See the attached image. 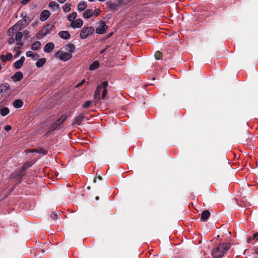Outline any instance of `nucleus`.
<instances>
[{
    "label": "nucleus",
    "mask_w": 258,
    "mask_h": 258,
    "mask_svg": "<svg viewBox=\"0 0 258 258\" xmlns=\"http://www.w3.org/2000/svg\"><path fill=\"white\" fill-rule=\"evenodd\" d=\"M31 152H36L38 153L46 155L47 153V151L44 148L34 149L30 150Z\"/></svg>",
    "instance_id": "obj_25"
},
{
    "label": "nucleus",
    "mask_w": 258,
    "mask_h": 258,
    "mask_svg": "<svg viewBox=\"0 0 258 258\" xmlns=\"http://www.w3.org/2000/svg\"><path fill=\"white\" fill-rule=\"evenodd\" d=\"M13 58V55L11 53H8L6 55H2L0 59L2 62H6L7 60H11Z\"/></svg>",
    "instance_id": "obj_16"
},
{
    "label": "nucleus",
    "mask_w": 258,
    "mask_h": 258,
    "mask_svg": "<svg viewBox=\"0 0 258 258\" xmlns=\"http://www.w3.org/2000/svg\"><path fill=\"white\" fill-rule=\"evenodd\" d=\"M67 119V116L66 115H62L60 118L57 120L52 125H51L48 129V132L50 133L55 130L59 128V125L63 123Z\"/></svg>",
    "instance_id": "obj_3"
},
{
    "label": "nucleus",
    "mask_w": 258,
    "mask_h": 258,
    "mask_svg": "<svg viewBox=\"0 0 258 258\" xmlns=\"http://www.w3.org/2000/svg\"><path fill=\"white\" fill-rule=\"evenodd\" d=\"M100 66V63L98 61L96 60L92 62L90 67L89 69L91 71H94L97 69H98Z\"/></svg>",
    "instance_id": "obj_23"
},
{
    "label": "nucleus",
    "mask_w": 258,
    "mask_h": 258,
    "mask_svg": "<svg viewBox=\"0 0 258 258\" xmlns=\"http://www.w3.org/2000/svg\"><path fill=\"white\" fill-rule=\"evenodd\" d=\"M87 5L85 1H81L78 5V9L79 11H83L87 8Z\"/></svg>",
    "instance_id": "obj_19"
},
{
    "label": "nucleus",
    "mask_w": 258,
    "mask_h": 258,
    "mask_svg": "<svg viewBox=\"0 0 258 258\" xmlns=\"http://www.w3.org/2000/svg\"><path fill=\"white\" fill-rule=\"evenodd\" d=\"M94 28L93 27H84L80 34V37L81 39H86L87 37L92 35L94 33Z\"/></svg>",
    "instance_id": "obj_2"
},
{
    "label": "nucleus",
    "mask_w": 258,
    "mask_h": 258,
    "mask_svg": "<svg viewBox=\"0 0 258 258\" xmlns=\"http://www.w3.org/2000/svg\"><path fill=\"white\" fill-rule=\"evenodd\" d=\"M23 105V101L20 99H17L14 101L13 103V106L15 108H20Z\"/></svg>",
    "instance_id": "obj_26"
},
{
    "label": "nucleus",
    "mask_w": 258,
    "mask_h": 258,
    "mask_svg": "<svg viewBox=\"0 0 258 258\" xmlns=\"http://www.w3.org/2000/svg\"><path fill=\"white\" fill-rule=\"evenodd\" d=\"M10 112V110L8 107L2 108L0 110L1 114L3 116H5L8 114Z\"/></svg>",
    "instance_id": "obj_28"
},
{
    "label": "nucleus",
    "mask_w": 258,
    "mask_h": 258,
    "mask_svg": "<svg viewBox=\"0 0 258 258\" xmlns=\"http://www.w3.org/2000/svg\"><path fill=\"white\" fill-rule=\"evenodd\" d=\"M258 236V232L254 233L253 235V239L256 238Z\"/></svg>",
    "instance_id": "obj_49"
},
{
    "label": "nucleus",
    "mask_w": 258,
    "mask_h": 258,
    "mask_svg": "<svg viewBox=\"0 0 258 258\" xmlns=\"http://www.w3.org/2000/svg\"><path fill=\"white\" fill-rule=\"evenodd\" d=\"M32 165L30 163H26L22 166L23 171H26Z\"/></svg>",
    "instance_id": "obj_37"
},
{
    "label": "nucleus",
    "mask_w": 258,
    "mask_h": 258,
    "mask_svg": "<svg viewBox=\"0 0 258 258\" xmlns=\"http://www.w3.org/2000/svg\"><path fill=\"white\" fill-rule=\"evenodd\" d=\"M50 12L49 11L45 10H43L40 16V20L41 21H44L48 19V18L50 16Z\"/></svg>",
    "instance_id": "obj_8"
},
{
    "label": "nucleus",
    "mask_w": 258,
    "mask_h": 258,
    "mask_svg": "<svg viewBox=\"0 0 258 258\" xmlns=\"http://www.w3.org/2000/svg\"><path fill=\"white\" fill-rule=\"evenodd\" d=\"M14 42H15V39L13 37L9 38V40H8L9 44H12L13 43H14Z\"/></svg>",
    "instance_id": "obj_42"
},
{
    "label": "nucleus",
    "mask_w": 258,
    "mask_h": 258,
    "mask_svg": "<svg viewBox=\"0 0 258 258\" xmlns=\"http://www.w3.org/2000/svg\"><path fill=\"white\" fill-rule=\"evenodd\" d=\"M250 240H251V238L250 237H249L248 239H247V242L248 243H249L250 241Z\"/></svg>",
    "instance_id": "obj_53"
},
{
    "label": "nucleus",
    "mask_w": 258,
    "mask_h": 258,
    "mask_svg": "<svg viewBox=\"0 0 258 258\" xmlns=\"http://www.w3.org/2000/svg\"><path fill=\"white\" fill-rule=\"evenodd\" d=\"M231 244L229 243H220L215 248L212 252L213 258H221L230 248Z\"/></svg>",
    "instance_id": "obj_1"
},
{
    "label": "nucleus",
    "mask_w": 258,
    "mask_h": 258,
    "mask_svg": "<svg viewBox=\"0 0 258 258\" xmlns=\"http://www.w3.org/2000/svg\"><path fill=\"white\" fill-rule=\"evenodd\" d=\"M54 47V45L52 42L47 43L44 46V51L46 52H50Z\"/></svg>",
    "instance_id": "obj_13"
},
{
    "label": "nucleus",
    "mask_w": 258,
    "mask_h": 258,
    "mask_svg": "<svg viewBox=\"0 0 258 258\" xmlns=\"http://www.w3.org/2000/svg\"><path fill=\"white\" fill-rule=\"evenodd\" d=\"M210 212L208 210L204 211L201 214V219L206 221L210 216Z\"/></svg>",
    "instance_id": "obj_18"
},
{
    "label": "nucleus",
    "mask_w": 258,
    "mask_h": 258,
    "mask_svg": "<svg viewBox=\"0 0 258 258\" xmlns=\"http://www.w3.org/2000/svg\"><path fill=\"white\" fill-rule=\"evenodd\" d=\"M20 48V47H18V48L15 47V49H16V48L19 49Z\"/></svg>",
    "instance_id": "obj_58"
},
{
    "label": "nucleus",
    "mask_w": 258,
    "mask_h": 258,
    "mask_svg": "<svg viewBox=\"0 0 258 258\" xmlns=\"http://www.w3.org/2000/svg\"><path fill=\"white\" fill-rule=\"evenodd\" d=\"M12 129V127L11 125H7L6 126H5V130L6 131H10Z\"/></svg>",
    "instance_id": "obj_44"
},
{
    "label": "nucleus",
    "mask_w": 258,
    "mask_h": 258,
    "mask_svg": "<svg viewBox=\"0 0 258 258\" xmlns=\"http://www.w3.org/2000/svg\"><path fill=\"white\" fill-rule=\"evenodd\" d=\"M105 51V49L102 50L100 52L101 53H103Z\"/></svg>",
    "instance_id": "obj_54"
},
{
    "label": "nucleus",
    "mask_w": 258,
    "mask_h": 258,
    "mask_svg": "<svg viewBox=\"0 0 258 258\" xmlns=\"http://www.w3.org/2000/svg\"><path fill=\"white\" fill-rule=\"evenodd\" d=\"M108 86V82L104 81L102 83V87L104 89H106V87Z\"/></svg>",
    "instance_id": "obj_43"
},
{
    "label": "nucleus",
    "mask_w": 258,
    "mask_h": 258,
    "mask_svg": "<svg viewBox=\"0 0 258 258\" xmlns=\"http://www.w3.org/2000/svg\"><path fill=\"white\" fill-rule=\"evenodd\" d=\"M154 56L156 59H160L162 56V53L159 51H157L155 52Z\"/></svg>",
    "instance_id": "obj_35"
},
{
    "label": "nucleus",
    "mask_w": 258,
    "mask_h": 258,
    "mask_svg": "<svg viewBox=\"0 0 258 258\" xmlns=\"http://www.w3.org/2000/svg\"><path fill=\"white\" fill-rule=\"evenodd\" d=\"M66 49L70 52H73L75 49V46L73 44H69L67 46Z\"/></svg>",
    "instance_id": "obj_31"
},
{
    "label": "nucleus",
    "mask_w": 258,
    "mask_h": 258,
    "mask_svg": "<svg viewBox=\"0 0 258 258\" xmlns=\"http://www.w3.org/2000/svg\"><path fill=\"white\" fill-rule=\"evenodd\" d=\"M29 32L27 30H25L23 31V34L24 35H27L29 34Z\"/></svg>",
    "instance_id": "obj_48"
},
{
    "label": "nucleus",
    "mask_w": 258,
    "mask_h": 258,
    "mask_svg": "<svg viewBox=\"0 0 258 258\" xmlns=\"http://www.w3.org/2000/svg\"><path fill=\"white\" fill-rule=\"evenodd\" d=\"M50 217L52 219L55 220L57 218L58 215L56 213H52L50 215Z\"/></svg>",
    "instance_id": "obj_41"
},
{
    "label": "nucleus",
    "mask_w": 258,
    "mask_h": 258,
    "mask_svg": "<svg viewBox=\"0 0 258 258\" xmlns=\"http://www.w3.org/2000/svg\"><path fill=\"white\" fill-rule=\"evenodd\" d=\"M83 24V22L82 19H78L76 21H72L71 24V27L73 28H81Z\"/></svg>",
    "instance_id": "obj_7"
},
{
    "label": "nucleus",
    "mask_w": 258,
    "mask_h": 258,
    "mask_svg": "<svg viewBox=\"0 0 258 258\" xmlns=\"http://www.w3.org/2000/svg\"><path fill=\"white\" fill-rule=\"evenodd\" d=\"M23 74L21 72H16L12 78L15 81H21L23 79Z\"/></svg>",
    "instance_id": "obj_17"
},
{
    "label": "nucleus",
    "mask_w": 258,
    "mask_h": 258,
    "mask_svg": "<svg viewBox=\"0 0 258 258\" xmlns=\"http://www.w3.org/2000/svg\"><path fill=\"white\" fill-rule=\"evenodd\" d=\"M54 25L52 23L48 24L47 25L44 26L42 30L46 33V34L50 33V31L52 30Z\"/></svg>",
    "instance_id": "obj_12"
},
{
    "label": "nucleus",
    "mask_w": 258,
    "mask_h": 258,
    "mask_svg": "<svg viewBox=\"0 0 258 258\" xmlns=\"http://www.w3.org/2000/svg\"><path fill=\"white\" fill-rule=\"evenodd\" d=\"M96 178L97 177L95 178L94 179V182H96ZM97 178H98L99 180H101L102 179V177L99 175L98 177H97Z\"/></svg>",
    "instance_id": "obj_47"
},
{
    "label": "nucleus",
    "mask_w": 258,
    "mask_h": 258,
    "mask_svg": "<svg viewBox=\"0 0 258 258\" xmlns=\"http://www.w3.org/2000/svg\"><path fill=\"white\" fill-rule=\"evenodd\" d=\"M24 61H25L24 56H22L19 60L16 61L14 63V67L17 69H20L22 67V66H23Z\"/></svg>",
    "instance_id": "obj_11"
},
{
    "label": "nucleus",
    "mask_w": 258,
    "mask_h": 258,
    "mask_svg": "<svg viewBox=\"0 0 258 258\" xmlns=\"http://www.w3.org/2000/svg\"><path fill=\"white\" fill-rule=\"evenodd\" d=\"M72 57V54L68 52H61L59 58L63 61H67Z\"/></svg>",
    "instance_id": "obj_9"
},
{
    "label": "nucleus",
    "mask_w": 258,
    "mask_h": 258,
    "mask_svg": "<svg viewBox=\"0 0 258 258\" xmlns=\"http://www.w3.org/2000/svg\"><path fill=\"white\" fill-rule=\"evenodd\" d=\"M46 61V60L45 58H41L37 61L36 65L38 68L42 67L45 63Z\"/></svg>",
    "instance_id": "obj_27"
},
{
    "label": "nucleus",
    "mask_w": 258,
    "mask_h": 258,
    "mask_svg": "<svg viewBox=\"0 0 258 258\" xmlns=\"http://www.w3.org/2000/svg\"><path fill=\"white\" fill-rule=\"evenodd\" d=\"M71 5L69 3H67L65 4L64 7H63V10L64 12V13H67L71 10Z\"/></svg>",
    "instance_id": "obj_32"
},
{
    "label": "nucleus",
    "mask_w": 258,
    "mask_h": 258,
    "mask_svg": "<svg viewBox=\"0 0 258 258\" xmlns=\"http://www.w3.org/2000/svg\"><path fill=\"white\" fill-rule=\"evenodd\" d=\"M10 87L8 83H4L0 85V94L6 93L10 91Z\"/></svg>",
    "instance_id": "obj_10"
},
{
    "label": "nucleus",
    "mask_w": 258,
    "mask_h": 258,
    "mask_svg": "<svg viewBox=\"0 0 258 258\" xmlns=\"http://www.w3.org/2000/svg\"><path fill=\"white\" fill-rule=\"evenodd\" d=\"M48 7L53 11H57L59 9V5L55 2H51L49 3Z\"/></svg>",
    "instance_id": "obj_21"
},
{
    "label": "nucleus",
    "mask_w": 258,
    "mask_h": 258,
    "mask_svg": "<svg viewBox=\"0 0 258 258\" xmlns=\"http://www.w3.org/2000/svg\"><path fill=\"white\" fill-rule=\"evenodd\" d=\"M93 16V10L92 9H87L83 13V17L86 19H88Z\"/></svg>",
    "instance_id": "obj_22"
},
{
    "label": "nucleus",
    "mask_w": 258,
    "mask_h": 258,
    "mask_svg": "<svg viewBox=\"0 0 258 258\" xmlns=\"http://www.w3.org/2000/svg\"><path fill=\"white\" fill-rule=\"evenodd\" d=\"M85 118L84 113H80L79 115L77 116L74 119L73 122V125H80L81 122Z\"/></svg>",
    "instance_id": "obj_6"
},
{
    "label": "nucleus",
    "mask_w": 258,
    "mask_h": 258,
    "mask_svg": "<svg viewBox=\"0 0 258 258\" xmlns=\"http://www.w3.org/2000/svg\"><path fill=\"white\" fill-rule=\"evenodd\" d=\"M85 82V80H83L81 82L78 83L77 85H76V87H79L80 86H81L84 82Z\"/></svg>",
    "instance_id": "obj_46"
},
{
    "label": "nucleus",
    "mask_w": 258,
    "mask_h": 258,
    "mask_svg": "<svg viewBox=\"0 0 258 258\" xmlns=\"http://www.w3.org/2000/svg\"><path fill=\"white\" fill-rule=\"evenodd\" d=\"M113 32L110 33L109 34L107 35V38H108L110 37L113 35Z\"/></svg>",
    "instance_id": "obj_50"
},
{
    "label": "nucleus",
    "mask_w": 258,
    "mask_h": 258,
    "mask_svg": "<svg viewBox=\"0 0 258 258\" xmlns=\"http://www.w3.org/2000/svg\"><path fill=\"white\" fill-rule=\"evenodd\" d=\"M40 46L41 43L39 41H36L32 45L31 48L34 50H36L38 49Z\"/></svg>",
    "instance_id": "obj_30"
},
{
    "label": "nucleus",
    "mask_w": 258,
    "mask_h": 258,
    "mask_svg": "<svg viewBox=\"0 0 258 258\" xmlns=\"http://www.w3.org/2000/svg\"><path fill=\"white\" fill-rule=\"evenodd\" d=\"M107 28V26L104 21H100L99 26L96 29V32L99 34H104L106 32Z\"/></svg>",
    "instance_id": "obj_4"
},
{
    "label": "nucleus",
    "mask_w": 258,
    "mask_h": 258,
    "mask_svg": "<svg viewBox=\"0 0 258 258\" xmlns=\"http://www.w3.org/2000/svg\"><path fill=\"white\" fill-rule=\"evenodd\" d=\"M100 13V10L98 9H96L94 11H93V16L96 17L98 16Z\"/></svg>",
    "instance_id": "obj_39"
},
{
    "label": "nucleus",
    "mask_w": 258,
    "mask_h": 258,
    "mask_svg": "<svg viewBox=\"0 0 258 258\" xmlns=\"http://www.w3.org/2000/svg\"><path fill=\"white\" fill-rule=\"evenodd\" d=\"M67 0H57V1L61 4L64 3Z\"/></svg>",
    "instance_id": "obj_51"
},
{
    "label": "nucleus",
    "mask_w": 258,
    "mask_h": 258,
    "mask_svg": "<svg viewBox=\"0 0 258 258\" xmlns=\"http://www.w3.org/2000/svg\"><path fill=\"white\" fill-rule=\"evenodd\" d=\"M106 5L108 8L112 11H115L117 10L119 5L117 4L112 3L111 2H108L106 3Z\"/></svg>",
    "instance_id": "obj_15"
},
{
    "label": "nucleus",
    "mask_w": 258,
    "mask_h": 258,
    "mask_svg": "<svg viewBox=\"0 0 258 258\" xmlns=\"http://www.w3.org/2000/svg\"><path fill=\"white\" fill-rule=\"evenodd\" d=\"M100 86L98 85L95 90V94L94 95V99L96 100V101H99L100 99Z\"/></svg>",
    "instance_id": "obj_24"
},
{
    "label": "nucleus",
    "mask_w": 258,
    "mask_h": 258,
    "mask_svg": "<svg viewBox=\"0 0 258 258\" xmlns=\"http://www.w3.org/2000/svg\"><path fill=\"white\" fill-rule=\"evenodd\" d=\"M27 57H31L33 60H37L39 57V55L37 53H33L31 51H28L26 52Z\"/></svg>",
    "instance_id": "obj_20"
},
{
    "label": "nucleus",
    "mask_w": 258,
    "mask_h": 258,
    "mask_svg": "<svg viewBox=\"0 0 258 258\" xmlns=\"http://www.w3.org/2000/svg\"><path fill=\"white\" fill-rule=\"evenodd\" d=\"M77 16V14L76 12H73L69 15L68 16V20L72 23V21H74V20L76 18Z\"/></svg>",
    "instance_id": "obj_29"
},
{
    "label": "nucleus",
    "mask_w": 258,
    "mask_h": 258,
    "mask_svg": "<svg viewBox=\"0 0 258 258\" xmlns=\"http://www.w3.org/2000/svg\"><path fill=\"white\" fill-rule=\"evenodd\" d=\"M30 0H22L21 4L23 5L27 4Z\"/></svg>",
    "instance_id": "obj_45"
},
{
    "label": "nucleus",
    "mask_w": 258,
    "mask_h": 258,
    "mask_svg": "<svg viewBox=\"0 0 258 258\" xmlns=\"http://www.w3.org/2000/svg\"><path fill=\"white\" fill-rule=\"evenodd\" d=\"M29 23V21L26 19H23L18 22V23L12 27L13 31L15 29H17L19 27V30H21L22 28L25 27Z\"/></svg>",
    "instance_id": "obj_5"
},
{
    "label": "nucleus",
    "mask_w": 258,
    "mask_h": 258,
    "mask_svg": "<svg viewBox=\"0 0 258 258\" xmlns=\"http://www.w3.org/2000/svg\"><path fill=\"white\" fill-rule=\"evenodd\" d=\"M95 199H96V200H98L99 199V197H98V196L96 197Z\"/></svg>",
    "instance_id": "obj_55"
},
{
    "label": "nucleus",
    "mask_w": 258,
    "mask_h": 258,
    "mask_svg": "<svg viewBox=\"0 0 258 258\" xmlns=\"http://www.w3.org/2000/svg\"><path fill=\"white\" fill-rule=\"evenodd\" d=\"M107 94V90L106 89H104L102 94V99L103 100L106 99V96Z\"/></svg>",
    "instance_id": "obj_38"
},
{
    "label": "nucleus",
    "mask_w": 258,
    "mask_h": 258,
    "mask_svg": "<svg viewBox=\"0 0 258 258\" xmlns=\"http://www.w3.org/2000/svg\"><path fill=\"white\" fill-rule=\"evenodd\" d=\"M88 1L91 2H94L95 0H88Z\"/></svg>",
    "instance_id": "obj_56"
},
{
    "label": "nucleus",
    "mask_w": 258,
    "mask_h": 258,
    "mask_svg": "<svg viewBox=\"0 0 258 258\" xmlns=\"http://www.w3.org/2000/svg\"><path fill=\"white\" fill-rule=\"evenodd\" d=\"M99 1H100V2H104V1H105V0H99Z\"/></svg>",
    "instance_id": "obj_57"
},
{
    "label": "nucleus",
    "mask_w": 258,
    "mask_h": 258,
    "mask_svg": "<svg viewBox=\"0 0 258 258\" xmlns=\"http://www.w3.org/2000/svg\"><path fill=\"white\" fill-rule=\"evenodd\" d=\"M91 103H92L91 101L88 100L84 103V104L83 105L82 107L84 108H87L90 106Z\"/></svg>",
    "instance_id": "obj_36"
},
{
    "label": "nucleus",
    "mask_w": 258,
    "mask_h": 258,
    "mask_svg": "<svg viewBox=\"0 0 258 258\" xmlns=\"http://www.w3.org/2000/svg\"><path fill=\"white\" fill-rule=\"evenodd\" d=\"M25 171H23L22 170V167L21 168V170L19 171V173L17 174L18 176L20 177H22L23 176H24L25 174Z\"/></svg>",
    "instance_id": "obj_40"
},
{
    "label": "nucleus",
    "mask_w": 258,
    "mask_h": 258,
    "mask_svg": "<svg viewBox=\"0 0 258 258\" xmlns=\"http://www.w3.org/2000/svg\"><path fill=\"white\" fill-rule=\"evenodd\" d=\"M58 35L63 39H69L71 36L70 34L67 31H60L58 33Z\"/></svg>",
    "instance_id": "obj_14"
},
{
    "label": "nucleus",
    "mask_w": 258,
    "mask_h": 258,
    "mask_svg": "<svg viewBox=\"0 0 258 258\" xmlns=\"http://www.w3.org/2000/svg\"><path fill=\"white\" fill-rule=\"evenodd\" d=\"M46 35V34L45 33L43 30H41L37 33L36 37L38 39H41Z\"/></svg>",
    "instance_id": "obj_33"
},
{
    "label": "nucleus",
    "mask_w": 258,
    "mask_h": 258,
    "mask_svg": "<svg viewBox=\"0 0 258 258\" xmlns=\"http://www.w3.org/2000/svg\"><path fill=\"white\" fill-rule=\"evenodd\" d=\"M20 41H19L18 42H17V45H22L23 44L21 42H20Z\"/></svg>",
    "instance_id": "obj_52"
},
{
    "label": "nucleus",
    "mask_w": 258,
    "mask_h": 258,
    "mask_svg": "<svg viewBox=\"0 0 258 258\" xmlns=\"http://www.w3.org/2000/svg\"><path fill=\"white\" fill-rule=\"evenodd\" d=\"M23 37V34L22 32H19L17 33L16 35V40L18 41H21V39Z\"/></svg>",
    "instance_id": "obj_34"
}]
</instances>
